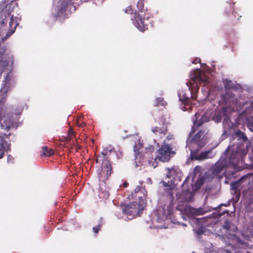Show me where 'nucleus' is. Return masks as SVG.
<instances>
[{
  "label": "nucleus",
  "instance_id": "1",
  "mask_svg": "<svg viewBox=\"0 0 253 253\" xmlns=\"http://www.w3.org/2000/svg\"><path fill=\"white\" fill-rule=\"evenodd\" d=\"M247 149L244 148V146L242 144L238 145L235 148H233L231 153L228 158V164L227 161L224 159H220L215 165L211 168L212 173L217 175L223 169L230 165H234L237 163L240 159H242L247 153Z\"/></svg>",
  "mask_w": 253,
  "mask_h": 253
},
{
  "label": "nucleus",
  "instance_id": "30",
  "mask_svg": "<svg viewBox=\"0 0 253 253\" xmlns=\"http://www.w3.org/2000/svg\"><path fill=\"white\" fill-rule=\"evenodd\" d=\"M7 137V135L5 134H2V135H0V145L5 147V144H6L5 138Z\"/></svg>",
  "mask_w": 253,
  "mask_h": 253
},
{
  "label": "nucleus",
  "instance_id": "42",
  "mask_svg": "<svg viewBox=\"0 0 253 253\" xmlns=\"http://www.w3.org/2000/svg\"><path fill=\"white\" fill-rule=\"evenodd\" d=\"M128 185V184L126 182H125L123 183V185H124V187H126Z\"/></svg>",
  "mask_w": 253,
  "mask_h": 253
},
{
  "label": "nucleus",
  "instance_id": "27",
  "mask_svg": "<svg viewBox=\"0 0 253 253\" xmlns=\"http://www.w3.org/2000/svg\"><path fill=\"white\" fill-rule=\"evenodd\" d=\"M103 225V219L100 217L99 221V223L97 226L93 227V231L95 233H97Z\"/></svg>",
  "mask_w": 253,
  "mask_h": 253
},
{
  "label": "nucleus",
  "instance_id": "41",
  "mask_svg": "<svg viewBox=\"0 0 253 253\" xmlns=\"http://www.w3.org/2000/svg\"><path fill=\"white\" fill-rule=\"evenodd\" d=\"M75 147H76V151H78V150L79 149H81V147L80 146H79V145H76Z\"/></svg>",
  "mask_w": 253,
  "mask_h": 253
},
{
  "label": "nucleus",
  "instance_id": "16",
  "mask_svg": "<svg viewBox=\"0 0 253 253\" xmlns=\"http://www.w3.org/2000/svg\"><path fill=\"white\" fill-rule=\"evenodd\" d=\"M8 90L6 84H4L0 90V113H2V109L6 101V92Z\"/></svg>",
  "mask_w": 253,
  "mask_h": 253
},
{
  "label": "nucleus",
  "instance_id": "6",
  "mask_svg": "<svg viewBox=\"0 0 253 253\" xmlns=\"http://www.w3.org/2000/svg\"><path fill=\"white\" fill-rule=\"evenodd\" d=\"M23 111V107L21 105L16 107L14 112L5 114L3 116V122L0 124L1 129L8 131L10 128H16L18 126L19 116L21 115Z\"/></svg>",
  "mask_w": 253,
  "mask_h": 253
},
{
  "label": "nucleus",
  "instance_id": "39",
  "mask_svg": "<svg viewBox=\"0 0 253 253\" xmlns=\"http://www.w3.org/2000/svg\"><path fill=\"white\" fill-rule=\"evenodd\" d=\"M248 126L250 128V129L253 131V123H249L248 125Z\"/></svg>",
  "mask_w": 253,
  "mask_h": 253
},
{
  "label": "nucleus",
  "instance_id": "22",
  "mask_svg": "<svg viewBox=\"0 0 253 253\" xmlns=\"http://www.w3.org/2000/svg\"><path fill=\"white\" fill-rule=\"evenodd\" d=\"M199 149L200 148L198 146L196 150H191L190 158L192 160H199V154H198V151Z\"/></svg>",
  "mask_w": 253,
  "mask_h": 253
},
{
  "label": "nucleus",
  "instance_id": "8",
  "mask_svg": "<svg viewBox=\"0 0 253 253\" xmlns=\"http://www.w3.org/2000/svg\"><path fill=\"white\" fill-rule=\"evenodd\" d=\"M168 125L166 118L163 116L160 118L157 125L152 128V131L159 139L164 138L166 135L168 130Z\"/></svg>",
  "mask_w": 253,
  "mask_h": 253
},
{
  "label": "nucleus",
  "instance_id": "11",
  "mask_svg": "<svg viewBox=\"0 0 253 253\" xmlns=\"http://www.w3.org/2000/svg\"><path fill=\"white\" fill-rule=\"evenodd\" d=\"M142 183H140V185H138L134 190L133 196L134 198L138 199L139 204L142 206H145L146 203V197L147 192L145 188L142 186Z\"/></svg>",
  "mask_w": 253,
  "mask_h": 253
},
{
  "label": "nucleus",
  "instance_id": "7",
  "mask_svg": "<svg viewBox=\"0 0 253 253\" xmlns=\"http://www.w3.org/2000/svg\"><path fill=\"white\" fill-rule=\"evenodd\" d=\"M191 80L193 83L191 82L187 83V85L190 84L189 86L190 90L192 89V88L198 90L200 85L203 84L204 85H206L208 82L206 76L204 74H202L201 71L199 69L194 71L193 75L191 77Z\"/></svg>",
  "mask_w": 253,
  "mask_h": 253
},
{
  "label": "nucleus",
  "instance_id": "46",
  "mask_svg": "<svg viewBox=\"0 0 253 253\" xmlns=\"http://www.w3.org/2000/svg\"><path fill=\"white\" fill-rule=\"evenodd\" d=\"M251 105H252V108L253 109V100H252V103H251Z\"/></svg>",
  "mask_w": 253,
  "mask_h": 253
},
{
  "label": "nucleus",
  "instance_id": "48",
  "mask_svg": "<svg viewBox=\"0 0 253 253\" xmlns=\"http://www.w3.org/2000/svg\"><path fill=\"white\" fill-rule=\"evenodd\" d=\"M192 253H195L194 252Z\"/></svg>",
  "mask_w": 253,
  "mask_h": 253
},
{
  "label": "nucleus",
  "instance_id": "20",
  "mask_svg": "<svg viewBox=\"0 0 253 253\" xmlns=\"http://www.w3.org/2000/svg\"><path fill=\"white\" fill-rule=\"evenodd\" d=\"M54 154V151L45 146L42 148L41 155L44 157H50Z\"/></svg>",
  "mask_w": 253,
  "mask_h": 253
},
{
  "label": "nucleus",
  "instance_id": "45",
  "mask_svg": "<svg viewBox=\"0 0 253 253\" xmlns=\"http://www.w3.org/2000/svg\"><path fill=\"white\" fill-rule=\"evenodd\" d=\"M238 15V17L237 18V20H239L240 18L241 17V16H239V14H237Z\"/></svg>",
  "mask_w": 253,
  "mask_h": 253
},
{
  "label": "nucleus",
  "instance_id": "17",
  "mask_svg": "<svg viewBox=\"0 0 253 253\" xmlns=\"http://www.w3.org/2000/svg\"><path fill=\"white\" fill-rule=\"evenodd\" d=\"M203 134V131H198L192 138V140H190V147H194V145H197L199 148H200V144L201 143L202 137Z\"/></svg>",
  "mask_w": 253,
  "mask_h": 253
},
{
  "label": "nucleus",
  "instance_id": "24",
  "mask_svg": "<svg viewBox=\"0 0 253 253\" xmlns=\"http://www.w3.org/2000/svg\"><path fill=\"white\" fill-rule=\"evenodd\" d=\"M194 231L198 235H201L206 232V228L205 226H199L198 224L194 229Z\"/></svg>",
  "mask_w": 253,
  "mask_h": 253
},
{
  "label": "nucleus",
  "instance_id": "44",
  "mask_svg": "<svg viewBox=\"0 0 253 253\" xmlns=\"http://www.w3.org/2000/svg\"><path fill=\"white\" fill-rule=\"evenodd\" d=\"M2 113H0V121L2 120Z\"/></svg>",
  "mask_w": 253,
  "mask_h": 253
},
{
  "label": "nucleus",
  "instance_id": "32",
  "mask_svg": "<svg viewBox=\"0 0 253 253\" xmlns=\"http://www.w3.org/2000/svg\"><path fill=\"white\" fill-rule=\"evenodd\" d=\"M167 170H168V171L167 173L166 176H167V177L169 178L171 177V176L172 175V173L174 172V169L173 168H172V169L168 168V169H167Z\"/></svg>",
  "mask_w": 253,
  "mask_h": 253
},
{
  "label": "nucleus",
  "instance_id": "37",
  "mask_svg": "<svg viewBox=\"0 0 253 253\" xmlns=\"http://www.w3.org/2000/svg\"><path fill=\"white\" fill-rule=\"evenodd\" d=\"M85 124L84 122L82 121L81 120H79L77 122V125L79 127H84L85 126Z\"/></svg>",
  "mask_w": 253,
  "mask_h": 253
},
{
  "label": "nucleus",
  "instance_id": "4",
  "mask_svg": "<svg viewBox=\"0 0 253 253\" xmlns=\"http://www.w3.org/2000/svg\"><path fill=\"white\" fill-rule=\"evenodd\" d=\"M137 1V11L135 10L134 16L131 19L133 25L142 32L148 29L149 15L147 14V9L144 8V0H135Z\"/></svg>",
  "mask_w": 253,
  "mask_h": 253
},
{
  "label": "nucleus",
  "instance_id": "26",
  "mask_svg": "<svg viewBox=\"0 0 253 253\" xmlns=\"http://www.w3.org/2000/svg\"><path fill=\"white\" fill-rule=\"evenodd\" d=\"M235 135L244 141H247L248 140L247 137L246 136L245 134L240 130H238L236 131Z\"/></svg>",
  "mask_w": 253,
  "mask_h": 253
},
{
  "label": "nucleus",
  "instance_id": "21",
  "mask_svg": "<svg viewBox=\"0 0 253 253\" xmlns=\"http://www.w3.org/2000/svg\"><path fill=\"white\" fill-rule=\"evenodd\" d=\"M211 153V151L210 150L202 152L199 154V160H204L207 159L212 158L213 156H209Z\"/></svg>",
  "mask_w": 253,
  "mask_h": 253
},
{
  "label": "nucleus",
  "instance_id": "23",
  "mask_svg": "<svg viewBox=\"0 0 253 253\" xmlns=\"http://www.w3.org/2000/svg\"><path fill=\"white\" fill-rule=\"evenodd\" d=\"M6 48L5 47H0V62H3V65H7V62L3 60L4 56L5 55Z\"/></svg>",
  "mask_w": 253,
  "mask_h": 253
},
{
  "label": "nucleus",
  "instance_id": "36",
  "mask_svg": "<svg viewBox=\"0 0 253 253\" xmlns=\"http://www.w3.org/2000/svg\"><path fill=\"white\" fill-rule=\"evenodd\" d=\"M74 135V132L72 130V129H70L68 133V138L69 139H71L72 138H73Z\"/></svg>",
  "mask_w": 253,
  "mask_h": 253
},
{
  "label": "nucleus",
  "instance_id": "38",
  "mask_svg": "<svg viewBox=\"0 0 253 253\" xmlns=\"http://www.w3.org/2000/svg\"><path fill=\"white\" fill-rule=\"evenodd\" d=\"M166 139L168 141H169V140H173L174 139V137H173V134H169L168 135H167V136L166 137Z\"/></svg>",
  "mask_w": 253,
  "mask_h": 253
},
{
  "label": "nucleus",
  "instance_id": "14",
  "mask_svg": "<svg viewBox=\"0 0 253 253\" xmlns=\"http://www.w3.org/2000/svg\"><path fill=\"white\" fill-rule=\"evenodd\" d=\"M164 186L165 187H169L165 191V196L166 197L167 202L168 203V207L169 209H172L173 208L174 203V197L172 192L173 189L169 187V184L166 182L163 181Z\"/></svg>",
  "mask_w": 253,
  "mask_h": 253
},
{
  "label": "nucleus",
  "instance_id": "19",
  "mask_svg": "<svg viewBox=\"0 0 253 253\" xmlns=\"http://www.w3.org/2000/svg\"><path fill=\"white\" fill-rule=\"evenodd\" d=\"M223 83L225 90L237 89L238 84H234L231 80L227 79L223 80Z\"/></svg>",
  "mask_w": 253,
  "mask_h": 253
},
{
  "label": "nucleus",
  "instance_id": "25",
  "mask_svg": "<svg viewBox=\"0 0 253 253\" xmlns=\"http://www.w3.org/2000/svg\"><path fill=\"white\" fill-rule=\"evenodd\" d=\"M178 96L179 100L182 101L183 103L188 104L190 102L189 97L186 96L185 93L183 94L182 96H181V94H179Z\"/></svg>",
  "mask_w": 253,
  "mask_h": 253
},
{
  "label": "nucleus",
  "instance_id": "40",
  "mask_svg": "<svg viewBox=\"0 0 253 253\" xmlns=\"http://www.w3.org/2000/svg\"><path fill=\"white\" fill-rule=\"evenodd\" d=\"M200 61H201V59H200V58H196V59L194 60V61L193 62V63H194V64H197V63H198L200 62Z\"/></svg>",
  "mask_w": 253,
  "mask_h": 253
},
{
  "label": "nucleus",
  "instance_id": "12",
  "mask_svg": "<svg viewBox=\"0 0 253 253\" xmlns=\"http://www.w3.org/2000/svg\"><path fill=\"white\" fill-rule=\"evenodd\" d=\"M186 179L184 180L182 185V190L176 194V198L179 202H185L191 201L193 198L194 194L189 189H184L186 184Z\"/></svg>",
  "mask_w": 253,
  "mask_h": 253
},
{
  "label": "nucleus",
  "instance_id": "18",
  "mask_svg": "<svg viewBox=\"0 0 253 253\" xmlns=\"http://www.w3.org/2000/svg\"><path fill=\"white\" fill-rule=\"evenodd\" d=\"M222 228L228 232H235L237 230V227L230 220H226L222 225Z\"/></svg>",
  "mask_w": 253,
  "mask_h": 253
},
{
  "label": "nucleus",
  "instance_id": "35",
  "mask_svg": "<svg viewBox=\"0 0 253 253\" xmlns=\"http://www.w3.org/2000/svg\"><path fill=\"white\" fill-rule=\"evenodd\" d=\"M226 236L228 239H234L236 238V235L235 234L228 233L226 235Z\"/></svg>",
  "mask_w": 253,
  "mask_h": 253
},
{
  "label": "nucleus",
  "instance_id": "47",
  "mask_svg": "<svg viewBox=\"0 0 253 253\" xmlns=\"http://www.w3.org/2000/svg\"><path fill=\"white\" fill-rule=\"evenodd\" d=\"M230 149H231V148H230V147H228V148H227V150H226V151H229V150H230Z\"/></svg>",
  "mask_w": 253,
  "mask_h": 253
},
{
  "label": "nucleus",
  "instance_id": "43",
  "mask_svg": "<svg viewBox=\"0 0 253 253\" xmlns=\"http://www.w3.org/2000/svg\"><path fill=\"white\" fill-rule=\"evenodd\" d=\"M225 252L226 253H232L229 250H225Z\"/></svg>",
  "mask_w": 253,
  "mask_h": 253
},
{
  "label": "nucleus",
  "instance_id": "29",
  "mask_svg": "<svg viewBox=\"0 0 253 253\" xmlns=\"http://www.w3.org/2000/svg\"><path fill=\"white\" fill-rule=\"evenodd\" d=\"M191 212L193 214L199 215L204 214V211L202 209H193L191 210Z\"/></svg>",
  "mask_w": 253,
  "mask_h": 253
},
{
  "label": "nucleus",
  "instance_id": "28",
  "mask_svg": "<svg viewBox=\"0 0 253 253\" xmlns=\"http://www.w3.org/2000/svg\"><path fill=\"white\" fill-rule=\"evenodd\" d=\"M167 103L164 101L163 98H158L156 100L155 106H165Z\"/></svg>",
  "mask_w": 253,
  "mask_h": 253
},
{
  "label": "nucleus",
  "instance_id": "9",
  "mask_svg": "<svg viewBox=\"0 0 253 253\" xmlns=\"http://www.w3.org/2000/svg\"><path fill=\"white\" fill-rule=\"evenodd\" d=\"M144 206H142L137 202H132L130 204L125 206L123 210V212L128 216H139Z\"/></svg>",
  "mask_w": 253,
  "mask_h": 253
},
{
  "label": "nucleus",
  "instance_id": "10",
  "mask_svg": "<svg viewBox=\"0 0 253 253\" xmlns=\"http://www.w3.org/2000/svg\"><path fill=\"white\" fill-rule=\"evenodd\" d=\"M68 8L70 12H73L76 10V7L71 0H59L57 6V16L60 17L64 15Z\"/></svg>",
  "mask_w": 253,
  "mask_h": 253
},
{
  "label": "nucleus",
  "instance_id": "31",
  "mask_svg": "<svg viewBox=\"0 0 253 253\" xmlns=\"http://www.w3.org/2000/svg\"><path fill=\"white\" fill-rule=\"evenodd\" d=\"M125 12L128 14H134V12H135V10H134L132 8L131 6H129L126 8ZM133 16H134V15L133 16Z\"/></svg>",
  "mask_w": 253,
  "mask_h": 253
},
{
  "label": "nucleus",
  "instance_id": "3",
  "mask_svg": "<svg viewBox=\"0 0 253 253\" xmlns=\"http://www.w3.org/2000/svg\"><path fill=\"white\" fill-rule=\"evenodd\" d=\"M165 143L166 141H164V144L155 152L156 155L154 158L152 154L154 152L153 147L149 146V147L146 148V152L145 153V156L147 157L148 158L152 159L151 160L149 159L148 162L150 164L152 162V165L154 168L156 167L157 166L156 164L155 165L156 161L165 162H168L170 159L172 149L170 145L166 144Z\"/></svg>",
  "mask_w": 253,
  "mask_h": 253
},
{
  "label": "nucleus",
  "instance_id": "13",
  "mask_svg": "<svg viewBox=\"0 0 253 253\" xmlns=\"http://www.w3.org/2000/svg\"><path fill=\"white\" fill-rule=\"evenodd\" d=\"M195 119L194 121V125L192 128V131L190 133L189 139L191 138L192 133H195V128L201 126L204 123L208 122L209 121V117L205 113L202 114L200 113L197 112L195 115Z\"/></svg>",
  "mask_w": 253,
  "mask_h": 253
},
{
  "label": "nucleus",
  "instance_id": "5",
  "mask_svg": "<svg viewBox=\"0 0 253 253\" xmlns=\"http://www.w3.org/2000/svg\"><path fill=\"white\" fill-rule=\"evenodd\" d=\"M116 155L114 148H106L101 154L97 156L95 162L97 164H101L102 170L107 178H108L113 172L112 163L110 162L111 157Z\"/></svg>",
  "mask_w": 253,
  "mask_h": 253
},
{
  "label": "nucleus",
  "instance_id": "33",
  "mask_svg": "<svg viewBox=\"0 0 253 253\" xmlns=\"http://www.w3.org/2000/svg\"><path fill=\"white\" fill-rule=\"evenodd\" d=\"M228 95H230L231 98H232L233 99H235V95L234 94H232V93H231V94H228V93L227 92H226L224 95H223V97H224V101L226 103V104L227 103V97Z\"/></svg>",
  "mask_w": 253,
  "mask_h": 253
},
{
  "label": "nucleus",
  "instance_id": "34",
  "mask_svg": "<svg viewBox=\"0 0 253 253\" xmlns=\"http://www.w3.org/2000/svg\"><path fill=\"white\" fill-rule=\"evenodd\" d=\"M5 151V147L0 145V159L3 157Z\"/></svg>",
  "mask_w": 253,
  "mask_h": 253
},
{
  "label": "nucleus",
  "instance_id": "15",
  "mask_svg": "<svg viewBox=\"0 0 253 253\" xmlns=\"http://www.w3.org/2000/svg\"><path fill=\"white\" fill-rule=\"evenodd\" d=\"M225 14L229 17L231 21H234L236 18L237 13L235 11L233 6L229 3H227L225 7Z\"/></svg>",
  "mask_w": 253,
  "mask_h": 253
},
{
  "label": "nucleus",
  "instance_id": "2",
  "mask_svg": "<svg viewBox=\"0 0 253 253\" xmlns=\"http://www.w3.org/2000/svg\"><path fill=\"white\" fill-rule=\"evenodd\" d=\"M10 12L6 9H2L0 12V36L3 31L7 30L6 35L2 38L3 41L7 39L15 32L19 23L17 18L11 15Z\"/></svg>",
  "mask_w": 253,
  "mask_h": 253
}]
</instances>
